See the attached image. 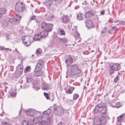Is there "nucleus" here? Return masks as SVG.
<instances>
[{"instance_id":"obj_35","label":"nucleus","mask_w":125,"mask_h":125,"mask_svg":"<svg viewBox=\"0 0 125 125\" xmlns=\"http://www.w3.org/2000/svg\"><path fill=\"white\" fill-rule=\"evenodd\" d=\"M23 70V66L21 64L18 65L17 67V70H19L21 69Z\"/></svg>"},{"instance_id":"obj_42","label":"nucleus","mask_w":125,"mask_h":125,"mask_svg":"<svg viewBox=\"0 0 125 125\" xmlns=\"http://www.w3.org/2000/svg\"><path fill=\"white\" fill-rule=\"evenodd\" d=\"M9 94L10 95L15 96L16 95V93L15 92H10L9 93Z\"/></svg>"},{"instance_id":"obj_56","label":"nucleus","mask_w":125,"mask_h":125,"mask_svg":"<svg viewBox=\"0 0 125 125\" xmlns=\"http://www.w3.org/2000/svg\"><path fill=\"white\" fill-rule=\"evenodd\" d=\"M40 53V51H39V50H37L36 51V53L37 54V53L38 54H39Z\"/></svg>"},{"instance_id":"obj_39","label":"nucleus","mask_w":125,"mask_h":125,"mask_svg":"<svg viewBox=\"0 0 125 125\" xmlns=\"http://www.w3.org/2000/svg\"><path fill=\"white\" fill-rule=\"evenodd\" d=\"M18 72L17 73V74L18 75L20 76L22 73L23 71V70H17Z\"/></svg>"},{"instance_id":"obj_25","label":"nucleus","mask_w":125,"mask_h":125,"mask_svg":"<svg viewBox=\"0 0 125 125\" xmlns=\"http://www.w3.org/2000/svg\"><path fill=\"white\" fill-rule=\"evenodd\" d=\"M125 114H123L117 117V119L118 121L121 122L123 119Z\"/></svg>"},{"instance_id":"obj_30","label":"nucleus","mask_w":125,"mask_h":125,"mask_svg":"<svg viewBox=\"0 0 125 125\" xmlns=\"http://www.w3.org/2000/svg\"><path fill=\"white\" fill-rule=\"evenodd\" d=\"M116 71H118L120 70L121 68L120 64L118 63H116Z\"/></svg>"},{"instance_id":"obj_14","label":"nucleus","mask_w":125,"mask_h":125,"mask_svg":"<svg viewBox=\"0 0 125 125\" xmlns=\"http://www.w3.org/2000/svg\"><path fill=\"white\" fill-rule=\"evenodd\" d=\"M41 70H36L34 69V75L35 76H41L43 74V72Z\"/></svg>"},{"instance_id":"obj_48","label":"nucleus","mask_w":125,"mask_h":125,"mask_svg":"<svg viewBox=\"0 0 125 125\" xmlns=\"http://www.w3.org/2000/svg\"><path fill=\"white\" fill-rule=\"evenodd\" d=\"M118 75L115 78L114 81L115 83H116L118 80Z\"/></svg>"},{"instance_id":"obj_11","label":"nucleus","mask_w":125,"mask_h":125,"mask_svg":"<svg viewBox=\"0 0 125 125\" xmlns=\"http://www.w3.org/2000/svg\"><path fill=\"white\" fill-rule=\"evenodd\" d=\"M109 117L108 116H101L100 118V125H105L106 123V120Z\"/></svg>"},{"instance_id":"obj_3","label":"nucleus","mask_w":125,"mask_h":125,"mask_svg":"<svg viewBox=\"0 0 125 125\" xmlns=\"http://www.w3.org/2000/svg\"><path fill=\"white\" fill-rule=\"evenodd\" d=\"M22 41L24 44L28 46L33 42V38L31 36H25L22 37Z\"/></svg>"},{"instance_id":"obj_27","label":"nucleus","mask_w":125,"mask_h":125,"mask_svg":"<svg viewBox=\"0 0 125 125\" xmlns=\"http://www.w3.org/2000/svg\"><path fill=\"white\" fill-rule=\"evenodd\" d=\"M55 6H56L55 5H52L48 7H49L50 10L53 12L56 10Z\"/></svg>"},{"instance_id":"obj_7","label":"nucleus","mask_w":125,"mask_h":125,"mask_svg":"<svg viewBox=\"0 0 125 125\" xmlns=\"http://www.w3.org/2000/svg\"><path fill=\"white\" fill-rule=\"evenodd\" d=\"M44 62L42 60H39L36 66L35 70H41L43 67Z\"/></svg>"},{"instance_id":"obj_47","label":"nucleus","mask_w":125,"mask_h":125,"mask_svg":"<svg viewBox=\"0 0 125 125\" xmlns=\"http://www.w3.org/2000/svg\"><path fill=\"white\" fill-rule=\"evenodd\" d=\"M63 42L64 43H65L67 42V39L66 38H63Z\"/></svg>"},{"instance_id":"obj_22","label":"nucleus","mask_w":125,"mask_h":125,"mask_svg":"<svg viewBox=\"0 0 125 125\" xmlns=\"http://www.w3.org/2000/svg\"><path fill=\"white\" fill-rule=\"evenodd\" d=\"M35 110L32 109H30L27 110V114L29 116H33Z\"/></svg>"},{"instance_id":"obj_4","label":"nucleus","mask_w":125,"mask_h":125,"mask_svg":"<svg viewBox=\"0 0 125 125\" xmlns=\"http://www.w3.org/2000/svg\"><path fill=\"white\" fill-rule=\"evenodd\" d=\"M21 19L19 15L16 14L13 18H10L9 21L13 25H17L20 23Z\"/></svg>"},{"instance_id":"obj_33","label":"nucleus","mask_w":125,"mask_h":125,"mask_svg":"<svg viewBox=\"0 0 125 125\" xmlns=\"http://www.w3.org/2000/svg\"><path fill=\"white\" fill-rule=\"evenodd\" d=\"M104 104L103 103L101 102L97 104V105L98 107H99V108L100 109L102 108L104 106Z\"/></svg>"},{"instance_id":"obj_64","label":"nucleus","mask_w":125,"mask_h":125,"mask_svg":"<svg viewBox=\"0 0 125 125\" xmlns=\"http://www.w3.org/2000/svg\"><path fill=\"white\" fill-rule=\"evenodd\" d=\"M52 116H51L50 117H49V118H48L49 119V121H50V119H52Z\"/></svg>"},{"instance_id":"obj_36","label":"nucleus","mask_w":125,"mask_h":125,"mask_svg":"<svg viewBox=\"0 0 125 125\" xmlns=\"http://www.w3.org/2000/svg\"><path fill=\"white\" fill-rule=\"evenodd\" d=\"M79 97V95L78 94L75 93L73 95V99L74 100H75Z\"/></svg>"},{"instance_id":"obj_28","label":"nucleus","mask_w":125,"mask_h":125,"mask_svg":"<svg viewBox=\"0 0 125 125\" xmlns=\"http://www.w3.org/2000/svg\"><path fill=\"white\" fill-rule=\"evenodd\" d=\"M44 96L46 97V99L48 100H51V98L50 97V95L49 94L46 93L45 92L43 93Z\"/></svg>"},{"instance_id":"obj_45","label":"nucleus","mask_w":125,"mask_h":125,"mask_svg":"<svg viewBox=\"0 0 125 125\" xmlns=\"http://www.w3.org/2000/svg\"><path fill=\"white\" fill-rule=\"evenodd\" d=\"M112 28L114 32L115 31L117 30V27L116 26H115L113 27H112Z\"/></svg>"},{"instance_id":"obj_34","label":"nucleus","mask_w":125,"mask_h":125,"mask_svg":"<svg viewBox=\"0 0 125 125\" xmlns=\"http://www.w3.org/2000/svg\"><path fill=\"white\" fill-rule=\"evenodd\" d=\"M59 33L61 35H64L65 34V32L62 29H60L59 30Z\"/></svg>"},{"instance_id":"obj_49","label":"nucleus","mask_w":125,"mask_h":125,"mask_svg":"<svg viewBox=\"0 0 125 125\" xmlns=\"http://www.w3.org/2000/svg\"><path fill=\"white\" fill-rule=\"evenodd\" d=\"M46 122L45 121H42L41 122L40 124L41 125H44Z\"/></svg>"},{"instance_id":"obj_12","label":"nucleus","mask_w":125,"mask_h":125,"mask_svg":"<svg viewBox=\"0 0 125 125\" xmlns=\"http://www.w3.org/2000/svg\"><path fill=\"white\" fill-rule=\"evenodd\" d=\"M85 23L87 27L89 29L94 27V25L91 19L87 20L85 22Z\"/></svg>"},{"instance_id":"obj_18","label":"nucleus","mask_w":125,"mask_h":125,"mask_svg":"<svg viewBox=\"0 0 125 125\" xmlns=\"http://www.w3.org/2000/svg\"><path fill=\"white\" fill-rule=\"evenodd\" d=\"M85 18V15L82 13H79L77 15V19L79 20H83Z\"/></svg>"},{"instance_id":"obj_19","label":"nucleus","mask_w":125,"mask_h":125,"mask_svg":"<svg viewBox=\"0 0 125 125\" xmlns=\"http://www.w3.org/2000/svg\"><path fill=\"white\" fill-rule=\"evenodd\" d=\"M53 27V24L51 23H48L47 24V30L48 32H50L52 31Z\"/></svg>"},{"instance_id":"obj_63","label":"nucleus","mask_w":125,"mask_h":125,"mask_svg":"<svg viewBox=\"0 0 125 125\" xmlns=\"http://www.w3.org/2000/svg\"><path fill=\"white\" fill-rule=\"evenodd\" d=\"M44 125H49L47 121Z\"/></svg>"},{"instance_id":"obj_59","label":"nucleus","mask_w":125,"mask_h":125,"mask_svg":"<svg viewBox=\"0 0 125 125\" xmlns=\"http://www.w3.org/2000/svg\"><path fill=\"white\" fill-rule=\"evenodd\" d=\"M4 50H6V49H7V50H9L10 51H11V49H9V48H4Z\"/></svg>"},{"instance_id":"obj_26","label":"nucleus","mask_w":125,"mask_h":125,"mask_svg":"<svg viewBox=\"0 0 125 125\" xmlns=\"http://www.w3.org/2000/svg\"><path fill=\"white\" fill-rule=\"evenodd\" d=\"M41 38L40 33L36 34L35 35L34 37L33 38V40L34 41V40H35V41L39 40Z\"/></svg>"},{"instance_id":"obj_17","label":"nucleus","mask_w":125,"mask_h":125,"mask_svg":"<svg viewBox=\"0 0 125 125\" xmlns=\"http://www.w3.org/2000/svg\"><path fill=\"white\" fill-rule=\"evenodd\" d=\"M6 11V10L5 8H0V19L2 16L5 14Z\"/></svg>"},{"instance_id":"obj_31","label":"nucleus","mask_w":125,"mask_h":125,"mask_svg":"<svg viewBox=\"0 0 125 125\" xmlns=\"http://www.w3.org/2000/svg\"><path fill=\"white\" fill-rule=\"evenodd\" d=\"M35 90L37 91L40 89V87L39 85L38 84H36L34 85L32 87Z\"/></svg>"},{"instance_id":"obj_29","label":"nucleus","mask_w":125,"mask_h":125,"mask_svg":"<svg viewBox=\"0 0 125 125\" xmlns=\"http://www.w3.org/2000/svg\"><path fill=\"white\" fill-rule=\"evenodd\" d=\"M51 110L50 109H48L47 110L44 111L43 112V113L44 114H46L48 115L50 114L51 113Z\"/></svg>"},{"instance_id":"obj_8","label":"nucleus","mask_w":125,"mask_h":125,"mask_svg":"<svg viewBox=\"0 0 125 125\" xmlns=\"http://www.w3.org/2000/svg\"><path fill=\"white\" fill-rule=\"evenodd\" d=\"M116 63H112L109 64L110 70L109 73L110 75L113 74L116 71Z\"/></svg>"},{"instance_id":"obj_23","label":"nucleus","mask_w":125,"mask_h":125,"mask_svg":"<svg viewBox=\"0 0 125 125\" xmlns=\"http://www.w3.org/2000/svg\"><path fill=\"white\" fill-rule=\"evenodd\" d=\"M48 23H47L45 22H43L41 24V27L45 30H47V24Z\"/></svg>"},{"instance_id":"obj_53","label":"nucleus","mask_w":125,"mask_h":125,"mask_svg":"<svg viewBox=\"0 0 125 125\" xmlns=\"http://www.w3.org/2000/svg\"><path fill=\"white\" fill-rule=\"evenodd\" d=\"M6 40H9V36L8 35H7L6 36Z\"/></svg>"},{"instance_id":"obj_9","label":"nucleus","mask_w":125,"mask_h":125,"mask_svg":"<svg viewBox=\"0 0 125 125\" xmlns=\"http://www.w3.org/2000/svg\"><path fill=\"white\" fill-rule=\"evenodd\" d=\"M41 87L42 90L45 91L48 90L52 88L51 85L47 83H43Z\"/></svg>"},{"instance_id":"obj_13","label":"nucleus","mask_w":125,"mask_h":125,"mask_svg":"<svg viewBox=\"0 0 125 125\" xmlns=\"http://www.w3.org/2000/svg\"><path fill=\"white\" fill-rule=\"evenodd\" d=\"M94 122L95 125H100V118L98 116H95L94 118Z\"/></svg>"},{"instance_id":"obj_51","label":"nucleus","mask_w":125,"mask_h":125,"mask_svg":"<svg viewBox=\"0 0 125 125\" xmlns=\"http://www.w3.org/2000/svg\"><path fill=\"white\" fill-rule=\"evenodd\" d=\"M114 31H113V30H112V29H111V30H110L109 31H108V33H110V34H112V33Z\"/></svg>"},{"instance_id":"obj_60","label":"nucleus","mask_w":125,"mask_h":125,"mask_svg":"<svg viewBox=\"0 0 125 125\" xmlns=\"http://www.w3.org/2000/svg\"><path fill=\"white\" fill-rule=\"evenodd\" d=\"M62 122H60L57 125H62Z\"/></svg>"},{"instance_id":"obj_62","label":"nucleus","mask_w":125,"mask_h":125,"mask_svg":"<svg viewBox=\"0 0 125 125\" xmlns=\"http://www.w3.org/2000/svg\"><path fill=\"white\" fill-rule=\"evenodd\" d=\"M15 51H17L18 54H19V52L17 50L16 48H15Z\"/></svg>"},{"instance_id":"obj_58","label":"nucleus","mask_w":125,"mask_h":125,"mask_svg":"<svg viewBox=\"0 0 125 125\" xmlns=\"http://www.w3.org/2000/svg\"><path fill=\"white\" fill-rule=\"evenodd\" d=\"M3 84L4 85H6L8 84V83L6 82H4L3 83Z\"/></svg>"},{"instance_id":"obj_61","label":"nucleus","mask_w":125,"mask_h":125,"mask_svg":"<svg viewBox=\"0 0 125 125\" xmlns=\"http://www.w3.org/2000/svg\"><path fill=\"white\" fill-rule=\"evenodd\" d=\"M119 21L118 20H115L114 21V22L115 23H117L119 22Z\"/></svg>"},{"instance_id":"obj_54","label":"nucleus","mask_w":125,"mask_h":125,"mask_svg":"<svg viewBox=\"0 0 125 125\" xmlns=\"http://www.w3.org/2000/svg\"><path fill=\"white\" fill-rule=\"evenodd\" d=\"M104 10H103L101 12L100 14L102 15H103L104 14Z\"/></svg>"},{"instance_id":"obj_50","label":"nucleus","mask_w":125,"mask_h":125,"mask_svg":"<svg viewBox=\"0 0 125 125\" xmlns=\"http://www.w3.org/2000/svg\"><path fill=\"white\" fill-rule=\"evenodd\" d=\"M47 49H51L52 48V45H48V47H47Z\"/></svg>"},{"instance_id":"obj_10","label":"nucleus","mask_w":125,"mask_h":125,"mask_svg":"<svg viewBox=\"0 0 125 125\" xmlns=\"http://www.w3.org/2000/svg\"><path fill=\"white\" fill-rule=\"evenodd\" d=\"M107 110V109L106 106H104L102 109H100V112L101 116H108V114L106 112Z\"/></svg>"},{"instance_id":"obj_43","label":"nucleus","mask_w":125,"mask_h":125,"mask_svg":"<svg viewBox=\"0 0 125 125\" xmlns=\"http://www.w3.org/2000/svg\"><path fill=\"white\" fill-rule=\"evenodd\" d=\"M36 16L34 15L30 17V20L31 21L35 20L36 18Z\"/></svg>"},{"instance_id":"obj_21","label":"nucleus","mask_w":125,"mask_h":125,"mask_svg":"<svg viewBox=\"0 0 125 125\" xmlns=\"http://www.w3.org/2000/svg\"><path fill=\"white\" fill-rule=\"evenodd\" d=\"M75 88V87H71L67 90L66 89V88H65L64 89L65 90L66 92V93L68 94H71L72 93L73 91Z\"/></svg>"},{"instance_id":"obj_41","label":"nucleus","mask_w":125,"mask_h":125,"mask_svg":"<svg viewBox=\"0 0 125 125\" xmlns=\"http://www.w3.org/2000/svg\"><path fill=\"white\" fill-rule=\"evenodd\" d=\"M31 68V67L29 66H28L26 67L25 68V71L27 72H28L30 70V69Z\"/></svg>"},{"instance_id":"obj_2","label":"nucleus","mask_w":125,"mask_h":125,"mask_svg":"<svg viewBox=\"0 0 125 125\" xmlns=\"http://www.w3.org/2000/svg\"><path fill=\"white\" fill-rule=\"evenodd\" d=\"M62 0H46L44 2V4L47 7H49L52 5H55L58 7L62 6L61 4Z\"/></svg>"},{"instance_id":"obj_15","label":"nucleus","mask_w":125,"mask_h":125,"mask_svg":"<svg viewBox=\"0 0 125 125\" xmlns=\"http://www.w3.org/2000/svg\"><path fill=\"white\" fill-rule=\"evenodd\" d=\"M48 32L47 31L45 30L40 32V33L41 38L46 37L48 35Z\"/></svg>"},{"instance_id":"obj_32","label":"nucleus","mask_w":125,"mask_h":125,"mask_svg":"<svg viewBox=\"0 0 125 125\" xmlns=\"http://www.w3.org/2000/svg\"><path fill=\"white\" fill-rule=\"evenodd\" d=\"M100 109L99 108V107L96 105L94 110L93 112L95 113H96L99 110L100 111Z\"/></svg>"},{"instance_id":"obj_20","label":"nucleus","mask_w":125,"mask_h":125,"mask_svg":"<svg viewBox=\"0 0 125 125\" xmlns=\"http://www.w3.org/2000/svg\"><path fill=\"white\" fill-rule=\"evenodd\" d=\"M94 15V13L92 12H88L85 13V15L86 18H89Z\"/></svg>"},{"instance_id":"obj_57","label":"nucleus","mask_w":125,"mask_h":125,"mask_svg":"<svg viewBox=\"0 0 125 125\" xmlns=\"http://www.w3.org/2000/svg\"><path fill=\"white\" fill-rule=\"evenodd\" d=\"M123 21H120L119 22V24L120 25H123L124 24L123 23Z\"/></svg>"},{"instance_id":"obj_44","label":"nucleus","mask_w":125,"mask_h":125,"mask_svg":"<svg viewBox=\"0 0 125 125\" xmlns=\"http://www.w3.org/2000/svg\"><path fill=\"white\" fill-rule=\"evenodd\" d=\"M107 28L106 27H104L103 30L104 31H101V33H103L104 34H106V29Z\"/></svg>"},{"instance_id":"obj_46","label":"nucleus","mask_w":125,"mask_h":125,"mask_svg":"<svg viewBox=\"0 0 125 125\" xmlns=\"http://www.w3.org/2000/svg\"><path fill=\"white\" fill-rule=\"evenodd\" d=\"M32 80V79L31 77H29L28 78L27 80V81L28 83L30 82Z\"/></svg>"},{"instance_id":"obj_1","label":"nucleus","mask_w":125,"mask_h":125,"mask_svg":"<svg viewBox=\"0 0 125 125\" xmlns=\"http://www.w3.org/2000/svg\"><path fill=\"white\" fill-rule=\"evenodd\" d=\"M66 63L68 65V68L66 72V77L73 78L75 76L80 74L82 71L81 69L76 64H71L73 62L72 58L70 56L67 57L65 61Z\"/></svg>"},{"instance_id":"obj_24","label":"nucleus","mask_w":125,"mask_h":125,"mask_svg":"<svg viewBox=\"0 0 125 125\" xmlns=\"http://www.w3.org/2000/svg\"><path fill=\"white\" fill-rule=\"evenodd\" d=\"M63 23H67L69 21L68 18L66 15H64L62 17V19Z\"/></svg>"},{"instance_id":"obj_52","label":"nucleus","mask_w":125,"mask_h":125,"mask_svg":"<svg viewBox=\"0 0 125 125\" xmlns=\"http://www.w3.org/2000/svg\"><path fill=\"white\" fill-rule=\"evenodd\" d=\"M58 40L60 42H62L63 40V38H59Z\"/></svg>"},{"instance_id":"obj_5","label":"nucleus","mask_w":125,"mask_h":125,"mask_svg":"<svg viewBox=\"0 0 125 125\" xmlns=\"http://www.w3.org/2000/svg\"><path fill=\"white\" fill-rule=\"evenodd\" d=\"M25 8V6L22 2H19L16 3L15 9L16 11L22 12L24 10Z\"/></svg>"},{"instance_id":"obj_16","label":"nucleus","mask_w":125,"mask_h":125,"mask_svg":"<svg viewBox=\"0 0 125 125\" xmlns=\"http://www.w3.org/2000/svg\"><path fill=\"white\" fill-rule=\"evenodd\" d=\"M55 18V17L53 13H51L48 15V17L46 19L47 21H51L53 20Z\"/></svg>"},{"instance_id":"obj_55","label":"nucleus","mask_w":125,"mask_h":125,"mask_svg":"<svg viewBox=\"0 0 125 125\" xmlns=\"http://www.w3.org/2000/svg\"><path fill=\"white\" fill-rule=\"evenodd\" d=\"M116 100L115 99H113L111 101V103H114V102H115Z\"/></svg>"},{"instance_id":"obj_40","label":"nucleus","mask_w":125,"mask_h":125,"mask_svg":"<svg viewBox=\"0 0 125 125\" xmlns=\"http://www.w3.org/2000/svg\"><path fill=\"white\" fill-rule=\"evenodd\" d=\"M115 106L116 108H118L121 106L120 102H117L115 103Z\"/></svg>"},{"instance_id":"obj_38","label":"nucleus","mask_w":125,"mask_h":125,"mask_svg":"<svg viewBox=\"0 0 125 125\" xmlns=\"http://www.w3.org/2000/svg\"><path fill=\"white\" fill-rule=\"evenodd\" d=\"M2 125H11L8 122H2Z\"/></svg>"},{"instance_id":"obj_6","label":"nucleus","mask_w":125,"mask_h":125,"mask_svg":"<svg viewBox=\"0 0 125 125\" xmlns=\"http://www.w3.org/2000/svg\"><path fill=\"white\" fill-rule=\"evenodd\" d=\"M53 111L54 114L57 116L61 115L63 113L64 111L63 108L60 106L54 107Z\"/></svg>"},{"instance_id":"obj_37","label":"nucleus","mask_w":125,"mask_h":125,"mask_svg":"<svg viewBox=\"0 0 125 125\" xmlns=\"http://www.w3.org/2000/svg\"><path fill=\"white\" fill-rule=\"evenodd\" d=\"M23 125H28L29 122L27 120H24L22 122Z\"/></svg>"}]
</instances>
